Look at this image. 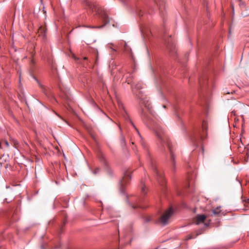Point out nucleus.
<instances>
[{
  "label": "nucleus",
  "instance_id": "obj_1",
  "mask_svg": "<svg viewBox=\"0 0 249 249\" xmlns=\"http://www.w3.org/2000/svg\"><path fill=\"white\" fill-rule=\"evenodd\" d=\"M208 123L203 120L200 125L195 126L190 134L192 143L196 146L201 145L207 136Z\"/></svg>",
  "mask_w": 249,
  "mask_h": 249
},
{
  "label": "nucleus",
  "instance_id": "obj_3",
  "mask_svg": "<svg viewBox=\"0 0 249 249\" xmlns=\"http://www.w3.org/2000/svg\"><path fill=\"white\" fill-rule=\"evenodd\" d=\"M87 7L92 12H95L96 14L100 15L105 22H108V17L105 11L101 7L91 2H87Z\"/></svg>",
  "mask_w": 249,
  "mask_h": 249
},
{
  "label": "nucleus",
  "instance_id": "obj_12",
  "mask_svg": "<svg viewBox=\"0 0 249 249\" xmlns=\"http://www.w3.org/2000/svg\"><path fill=\"white\" fill-rule=\"evenodd\" d=\"M135 88L138 89H140L142 88V84L140 83H138L135 85Z\"/></svg>",
  "mask_w": 249,
  "mask_h": 249
},
{
  "label": "nucleus",
  "instance_id": "obj_11",
  "mask_svg": "<svg viewBox=\"0 0 249 249\" xmlns=\"http://www.w3.org/2000/svg\"><path fill=\"white\" fill-rule=\"evenodd\" d=\"M5 144L6 147L8 148L9 147V144L7 140H2L0 142V144Z\"/></svg>",
  "mask_w": 249,
  "mask_h": 249
},
{
  "label": "nucleus",
  "instance_id": "obj_26",
  "mask_svg": "<svg viewBox=\"0 0 249 249\" xmlns=\"http://www.w3.org/2000/svg\"><path fill=\"white\" fill-rule=\"evenodd\" d=\"M42 30V28H40V29H39V31H41V30Z\"/></svg>",
  "mask_w": 249,
  "mask_h": 249
},
{
  "label": "nucleus",
  "instance_id": "obj_28",
  "mask_svg": "<svg viewBox=\"0 0 249 249\" xmlns=\"http://www.w3.org/2000/svg\"><path fill=\"white\" fill-rule=\"evenodd\" d=\"M84 59H87V57H84Z\"/></svg>",
  "mask_w": 249,
  "mask_h": 249
},
{
  "label": "nucleus",
  "instance_id": "obj_16",
  "mask_svg": "<svg viewBox=\"0 0 249 249\" xmlns=\"http://www.w3.org/2000/svg\"><path fill=\"white\" fill-rule=\"evenodd\" d=\"M31 64H33V65H34V64H35V61H34V60L33 59H32V60H31Z\"/></svg>",
  "mask_w": 249,
  "mask_h": 249
},
{
  "label": "nucleus",
  "instance_id": "obj_21",
  "mask_svg": "<svg viewBox=\"0 0 249 249\" xmlns=\"http://www.w3.org/2000/svg\"><path fill=\"white\" fill-rule=\"evenodd\" d=\"M201 234L200 232H197V235H199V234Z\"/></svg>",
  "mask_w": 249,
  "mask_h": 249
},
{
  "label": "nucleus",
  "instance_id": "obj_15",
  "mask_svg": "<svg viewBox=\"0 0 249 249\" xmlns=\"http://www.w3.org/2000/svg\"><path fill=\"white\" fill-rule=\"evenodd\" d=\"M124 48L125 50L126 51L127 50V45L126 42L124 43Z\"/></svg>",
  "mask_w": 249,
  "mask_h": 249
},
{
  "label": "nucleus",
  "instance_id": "obj_19",
  "mask_svg": "<svg viewBox=\"0 0 249 249\" xmlns=\"http://www.w3.org/2000/svg\"><path fill=\"white\" fill-rule=\"evenodd\" d=\"M102 26H98V27H93V28H101Z\"/></svg>",
  "mask_w": 249,
  "mask_h": 249
},
{
  "label": "nucleus",
  "instance_id": "obj_22",
  "mask_svg": "<svg viewBox=\"0 0 249 249\" xmlns=\"http://www.w3.org/2000/svg\"><path fill=\"white\" fill-rule=\"evenodd\" d=\"M17 143V141H14V144H16Z\"/></svg>",
  "mask_w": 249,
  "mask_h": 249
},
{
  "label": "nucleus",
  "instance_id": "obj_2",
  "mask_svg": "<svg viewBox=\"0 0 249 249\" xmlns=\"http://www.w3.org/2000/svg\"><path fill=\"white\" fill-rule=\"evenodd\" d=\"M159 129V127L157 125V131ZM159 139L160 141L161 144L163 145H166L170 154V160L172 163V168H174L175 166V156L173 153V145L170 139L166 135H163L161 136L159 135L157 132V140Z\"/></svg>",
  "mask_w": 249,
  "mask_h": 249
},
{
  "label": "nucleus",
  "instance_id": "obj_25",
  "mask_svg": "<svg viewBox=\"0 0 249 249\" xmlns=\"http://www.w3.org/2000/svg\"><path fill=\"white\" fill-rule=\"evenodd\" d=\"M57 115L60 118H61V116H59L57 114Z\"/></svg>",
  "mask_w": 249,
  "mask_h": 249
},
{
  "label": "nucleus",
  "instance_id": "obj_4",
  "mask_svg": "<svg viewBox=\"0 0 249 249\" xmlns=\"http://www.w3.org/2000/svg\"><path fill=\"white\" fill-rule=\"evenodd\" d=\"M173 213L174 211L173 209L169 208L161 215L159 220L158 221H157V224L158 223L162 226H165L168 224Z\"/></svg>",
  "mask_w": 249,
  "mask_h": 249
},
{
  "label": "nucleus",
  "instance_id": "obj_17",
  "mask_svg": "<svg viewBox=\"0 0 249 249\" xmlns=\"http://www.w3.org/2000/svg\"><path fill=\"white\" fill-rule=\"evenodd\" d=\"M130 123H131V124H132V125H133V127H134L136 129H136V127H135V126L134 125V124H133V123L132 122V121H130Z\"/></svg>",
  "mask_w": 249,
  "mask_h": 249
},
{
  "label": "nucleus",
  "instance_id": "obj_10",
  "mask_svg": "<svg viewBox=\"0 0 249 249\" xmlns=\"http://www.w3.org/2000/svg\"><path fill=\"white\" fill-rule=\"evenodd\" d=\"M160 5L159 7V11L160 12V13L162 12V9L164 8V2L163 0H161V3H160Z\"/></svg>",
  "mask_w": 249,
  "mask_h": 249
},
{
  "label": "nucleus",
  "instance_id": "obj_24",
  "mask_svg": "<svg viewBox=\"0 0 249 249\" xmlns=\"http://www.w3.org/2000/svg\"><path fill=\"white\" fill-rule=\"evenodd\" d=\"M132 207H133V208L135 209V208H136L137 207H136V206H133H133H132Z\"/></svg>",
  "mask_w": 249,
  "mask_h": 249
},
{
  "label": "nucleus",
  "instance_id": "obj_7",
  "mask_svg": "<svg viewBox=\"0 0 249 249\" xmlns=\"http://www.w3.org/2000/svg\"><path fill=\"white\" fill-rule=\"evenodd\" d=\"M206 218V216L204 214H199L196 216L195 220V223L196 225H199L201 223H204L205 220Z\"/></svg>",
  "mask_w": 249,
  "mask_h": 249
},
{
  "label": "nucleus",
  "instance_id": "obj_27",
  "mask_svg": "<svg viewBox=\"0 0 249 249\" xmlns=\"http://www.w3.org/2000/svg\"><path fill=\"white\" fill-rule=\"evenodd\" d=\"M193 238V237H190L189 238V239H191V238Z\"/></svg>",
  "mask_w": 249,
  "mask_h": 249
},
{
  "label": "nucleus",
  "instance_id": "obj_20",
  "mask_svg": "<svg viewBox=\"0 0 249 249\" xmlns=\"http://www.w3.org/2000/svg\"><path fill=\"white\" fill-rule=\"evenodd\" d=\"M205 225L206 226H209V223H208V224L205 223Z\"/></svg>",
  "mask_w": 249,
  "mask_h": 249
},
{
  "label": "nucleus",
  "instance_id": "obj_5",
  "mask_svg": "<svg viewBox=\"0 0 249 249\" xmlns=\"http://www.w3.org/2000/svg\"><path fill=\"white\" fill-rule=\"evenodd\" d=\"M157 182H158L160 184V185L161 186L163 189H164L165 188L166 186V180L164 178V174L159 172L157 170Z\"/></svg>",
  "mask_w": 249,
  "mask_h": 249
},
{
  "label": "nucleus",
  "instance_id": "obj_29",
  "mask_svg": "<svg viewBox=\"0 0 249 249\" xmlns=\"http://www.w3.org/2000/svg\"><path fill=\"white\" fill-rule=\"evenodd\" d=\"M157 249H158V248H157Z\"/></svg>",
  "mask_w": 249,
  "mask_h": 249
},
{
  "label": "nucleus",
  "instance_id": "obj_9",
  "mask_svg": "<svg viewBox=\"0 0 249 249\" xmlns=\"http://www.w3.org/2000/svg\"><path fill=\"white\" fill-rule=\"evenodd\" d=\"M213 213L215 215H218L221 212L220 207H218L212 211Z\"/></svg>",
  "mask_w": 249,
  "mask_h": 249
},
{
  "label": "nucleus",
  "instance_id": "obj_8",
  "mask_svg": "<svg viewBox=\"0 0 249 249\" xmlns=\"http://www.w3.org/2000/svg\"><path fill=\"white\" fill-rule=\"evenodd\" d=\"M131 179L130 176L128 174L126 173L123 179V180L121 181V185H124L125 183H126V181H128Z\"/></svg>",
  "mask_w": 249,
  "mask_h": 249
},
{
  "label": "nucleus",
  "instance_id": "obj_23",
  "mask_svg": "<svg viewBox=\"0 0 249 249\" xmlns=\"http://www.w3.org/2000/svg\"><path fill=\"white\" fill-rule=\"evenodd\" d=\"M162 107H163V108H165L166 106H165V105H163L162 106Z\"/></svg>",
  "mask_w": 249,
  "mask_h": 249
},
{
  "label": "nucleus",
  "instance_id": "obj_13",
  "mask_svg": "<svg viewBox=\"0 0 249 249\" xmlns=\"http://www.w3.org/2000/svg\"><path fill=\"white\" fill-rule=\"evenodd\" d=\"M206 79H207V77H206L205 78V81L204 82V83H203V82L202 81V79H199V83H200V85L201 86L203 85H204L205 84V82H206Z\"/></svg>",
  "mask_w": 249,
  "mask_h": 249
},
{
  "label": "nucleus",
  "instance_id": "obj_18",
  "mask_svg": "<svg viewBox=\"0 0 249 249\" xmlns=\"http://www.w3.org/2000/svg\"><path fill=\"white\" fill-rule=\"evenodd\" d=\"M147 108H148V110H149V111L150 112L151 111L150 108L149 107V105L147 106Z\"/></svg>",
  "mask_w": 249,
  "mask_h": 249
},
{
  "label": "nucleus",
  "instance_id": "obj_14",
  "mask_svg": "<svg viewBox=\"0 0 249 249\" xmlns=\"http://www.w3.org/2000/svg\"><path fill=\"white\" fill-rule=\"evenodd\" d=\"M142 193H143L144 194H145L146 193L145 192V186H143L142 187Z\"/></svg>",
  "mask_w": 249,
  "mask_h": 249
},
{
  "label": "nucleus",
  "instance_id": "obj_6",
  "mask_svg": "<svg viewBox=\"0 0 249 249\" xmlns=\"http://www.w3.org/2000/svg\"><path fill=\"white\" fill-rule=\"evenodd\" d=\"M167 42V48L169 52L171 53H175L176 52V46L174 42L172 40L171 36L168 39Z\"/></svg>",
  "mask_w": 249,
  "mask_h": 249
}]
</instances>
